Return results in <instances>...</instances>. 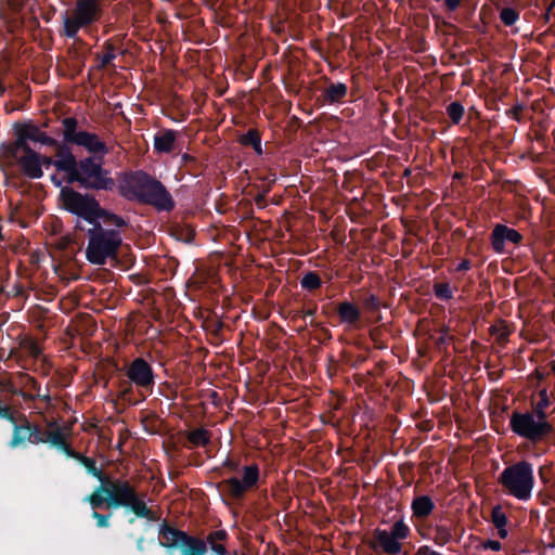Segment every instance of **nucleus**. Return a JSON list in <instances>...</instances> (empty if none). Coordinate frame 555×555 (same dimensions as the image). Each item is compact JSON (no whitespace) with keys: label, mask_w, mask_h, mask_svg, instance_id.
Instances as JSON below:
<instances>
[{"label":"nucleus","mask_w":555,"mask_h":555,"mask_svg":"<svg viewBox=\"0 0 555 555\" xmlns=\"http://www.w3.org/2000/svg\"><path fill=\"white\" fill-rule=\"evenodd\" d=\"M23 155L16 153V158L11 160L10 158H2L0 156V162L3 164L5 168H12L15 165H18L25 177L29 179H40L43 176V170L41 169L40 154L33 150L31 147H27V150H21Z\"/></svg>","instance_id":"2eb2a0df"},{"label":"nucleus","mask_w":555,"mask_h":555,"mask_svg":"<svg viewBox=\"0 0 555 555\" xmlns=\"http://www.w3.org/2000/svg\"><path fill=\"white\" fill-rule=\"evenodd\" d=\"M15 140L13 142L2 143L0 145V156L14 160L16 153L21 150L30 147L29 142L40 143L42 145H59V140L48 135L39 126L33 121H17L13 126Z\"/></svg>","instance_id":"1a4fd4ad"},{"label":"nucleus","mask_w":555,"mask_h":555,"mask_svg":"<svg viewBox=\"0 0 555 555\" xmlns=\"http://www.w3.org/2000/svg\"><path fill=\"white\" fill-rule=\"evenodd\" d=\"M496 529H498V535L501 539H506L507 538L508 531H507L506 527H496Z\"/></svg>","instance_id":"8fccbe9b"},{"label":"nucleus","mask_w":555,"mask_h":555,"mask_svg":"<svg viewBox=\"0 0 555 555\" xmlns=\"http://www.w3.org/2000/svg\"><path fill=\"white\" fill-rule=\"evenodd\" d=\"M59 199L63 209L85 220L90 225L103 220L108 227L125 228L126 220L115 212L102 207L100 202L90 193H80L73 186H63Z\"/></svg>","instance_id":"7ed1b4c3"},{"label":"nucleus","mask_w":555,"mask_h":555,"mask_svg":"<svg viewBox=\"0 0 555 555\" xmlns=\"http://www.w3.org/2000/svg\"><path fill=\"white\" fill-rule=\"evenodd\" d=\"M360 300L363 309L367 312H377L382 307L380 299L371 293L365 294Z\"/></svg>","instance_id":"c756f323"},{"label":"nucleus","mask_w":555,"mask_h":555,"mask_svg":"<svg viewBox=\"0 0 555 555\" xmlns=\"http://www.w3.org/2000/svg\"><path fill=\"white\" fill-rule=\"evenodd\" d=\"M409 534V526L400 519L391 526L390 531L376 528L373 531V539L369 546L376 553L383 551L387 555H397L402 551L401 541L406 539Z\"/></svg>","instance_id":"f8f14e48"},{"label":"nucleus","mask_w":555,"mask_h":555,"mask_svg":"<svg viewBox=\"0 0 555 555\" xmlns=\"http://www.w3.org/2000/svg\"><path fill=\"white\" fill-rule=\"evenodd\" d=\"M238 142L244 146H250L257 155H262L261 146V134L259 130L255 128L248 129V131L238 138Z\"/></svg>","instance_id":"a878e982"},{"label":"nucleus","mask_w":555,"mask_h":555,"mask_svg":"<svg viewBox=\"0 0 555 555\" xmlns=\"http://www.w3.org/2000/svg\"><path fill=\"white\" fill-rule=\"evenodd\" d=\"M119 193L128 201L149 205L157 211L170 212L176 203L167 188L146 171L137 170L125 175Z\"/></svg>","instance_id":"f03ea898"},{"label":"nucleus","mask_w":555,"mask_h":555,"mask_svg":"<svg viewBox=\"0 0 555 555\" xmlns=\"http://www.w3.org/2000/svg\"><path fill=\"white\" fill-rule=\"evenodd\" d=\"M40 399V400H43L46 402H50L51 398L49 395H40L39 392H37L36 395V399Z\"/></svg>","instance_id":"13d9d810"},{"label":"nucleus","mask_w":555,"mask_h":555,"mask_svg":"<svg viewBox=\"0 0 555 555\" xmlns=\"http://www.w3.org/2000/svg\"><path fill=\"white\" fill-rule=\"evenodd\" d=\"M555 8V0H552V2L546 7V12L552 13L553 9Z\"/></svg>","instance_id":"052dcab7"},{"label":"nucleus","mask_w":555,"mask_h":555,"mask_svg":"<svg viewBox=\"0 0 555 555\" xmlns=\"http://www.w3.org/2000/svg\"><path fill=\"white\" fill-rule=\"evenodd\" d=\"M533 375L535 376V378H537L539 382H541V380H543V379H544V374H543L542 372H540L539 370H535V371L533 372Z\"/></svg>","instance_id":"bf43d9fd"},{"label":"nucleus","mask_w":555,"mask_h":555,"mask_svg":"<svg viewBox=\"0 0 555 555\" xmlns=\"http://www.w3.org/2000/svg\"><path fill=\"white\" fill-rule=\"evenodd\" d=\"M317 312V305L313 306V308L308 309L304 312V318L306 317H313Z\"/></svg>","instance_id":"6e6d98bb"},{"label":"nucleus","mask_w":555,"mask_h":555,"mask_svg":"<svg viewBox=\"0 0 555 555\" xmlns=\"http://www.w3.org/2000/svg\"><path fill=\"white\" fill-rule=\"evenodd\" d=\"M70 459H74L78 461L87 470L88 474L96 478L99 481L107 480L109 479L102 469L96 467L95 460L92 457H88L77 451H73L72 454H69Z\"/></svg>","instance_id":"b1692460"},{"label":"nucleus","mask_w":555,"mask_h":555,"mask_svg":"<svg viewBox=\"0 0 555 555\" xmlns=\"http://www.w3.org/2000/svg\"><path fill=\"white\" fill-rule=\"evenodd\" d=\"M22 397H23L26 401H34V400L36 399V395L26 393V392H22Z\"/></svg>","instance_id":"4d7b16f0"},{"label":"nucleus","mask_w":555,"mask_h":555,"mask_svg":"<svg viewBox=\"0 0 555 555\" xmlns=\"http://www.w3.org/2000/svg\"><path fill=\"white\" fill-rule=\"evenodd\" d=\"M539 477H540L541 481L544 485H546L550 481V479L544 475V468L543 467L539 468Z\"/></svg>","instance_id":"864d4df0"},{"label":"nucleus","mask_w":555,"mask_h":555,"mask_svg":"<svg viewBox=\"0 0 555 555\" xmlns=\"http://www.w3.org/2000/svg\"><path fill=\"white\" fill-rule=\"evenodd\" d=\"M0 418L7 420L10 423L15 421V411L11 406L4 404L0 399Z\"/></svg>","instance_id":"c9c22d12"},{"label":"nucleus","mask_w":555,"mask_h":555,"mask_svg":"<svg viewBox=\"0 0 555 555\" xmlns=\"http://www.w3.org/2000/svg\"><path fill=\"white\" fill-rule=\"evenodd\" d=\"M491 521L494 525V527H506L507 526V516L503 512V508L501 505L493 506L491 511Z\"/></svg>","instance_id":"f704fd0d"},{"label":"nucleus","mask_w":555,"mask_h":555,"mask_svg":"<svg viewBox=\"0 0 555 555\" xmlns=\"http://www.w3.org/2000/svg\"><path fill=\"white\" fill-rule=\"evenodd\" d=\"M537 499L542 505L547 506L553 500V496L547 492L539 491L537 494Z\"/></svg>","instance_id":"37998d69"},{"label":"nucleus","mask_w":555,"mask_h":555,"mask_svg":"<svg viewBox=\"0 0 555 555\" xmlns=\"http://www.w3.org/2000/svg\"><path fill=\"white\" fill-rule=\"evenodd\" d=\"M145 494L139 493L128 481L122 479H107L100 481V486L85 498L93 511L101 508L104 504L107 507L129 508L137 517L155 521L156 514L146 505Z\"/></svg>","instance_id":"f257e3e1"},{"label":"nucleus","mask_w":555,"mask_h":555,"mask_svg":"<svg viewBox=\"0 0 555 555\" xmlns=\"http://www.w3.org/2000/svg\"><path fill=\"white\" fill-rule=\"evenodd\" d=\"M323 281L318 272L308 271L300 279V286L304 291L313 293L321 288Z\"/></svg>","instance_id":"bb28decb"},{"label":"nucleus","mask_w":555,"mask_h":555,"mask_svg":"<svg viewBox=\"0 0 555 555\" xmlns=\"http://www.w3.org/2000/svg\"><path fill=\"white\" fill-rule=\"evenodd\" d=\"M411 508L415 517L426 518L433 513L435 503L429 495H420L414 498Z\"/></svg>","instance_id":"393cba45"},{"label":"nucleus","mask_w":555,"mask_h":555,"mask_svg":"<svg viewBox=\"0 0 555 555\" xmlns=\"http://www.w3.org/2000/svg\"><path fill=\"white\" fill-rule=\"evenodd\" d=\"M336 313L339 318L340 323L349 326H357L362 318L360 308L348 300H344L337 304Z\"/></svg>","instance_id":"aec40b11"},{"label":"nucleus","mask_w":555,"mask_h":555,"mask_svg":"<svg viewBox=\"0 0 555 555\" xmlns=\"http://www.w3.org/2000/svg\"><path fill=\"white\" fill-rule=\"evenodd\" d=\"M126 376L129 379V386L124 390V397L132 391L131 385L138 388L142 400L153 392L156 375L144 358H134L126 369Z\"/></svg>","instance_id":"ddd939ff"},{"label":"nucleus","mask_w":555,"mask_h":555,"mask_svg":"<svg viewBox=\"0 0 555 555\" xmlns=\"http://www.w3.org/2000/svg\"><path fill=\"white\" fill-rule=\"evenodd\" d=\"M509 428L515 435L533 444L546 441L555 431L546 409L535 405L531 412L514 411L509 416Z\"/></svg>","instance_id":"423d86ee"},{"label":"nucleus","mask_w":555,"mask_h":555,"mask_svg":"<svg viewBox=\"0 0 555 555\" xmlns=\"http://www.w3.org/2000/svg\"><path fill=\"white\" fill-rule=\"evenodd\" d=\"M47 426H48L49 430H52V429H54V428H63V427L57 423V421H55V420H50V421H48V422H47Z\"/></svg>","instance_id":"3c124183"},{"label":"nucleus","mask_w":555,"mask_h":555,"mask_svg":"<svg viewBox=\"0 0 555 555\" xmlns=\"http://www.w3.org/2000/svg\"><path fill=\"white\" fill-rule=\"evenodd\" d=\"M254 199L259 208H264L267 206L266 193L257 194Z\"/></svg>","instance_id":"49530a36"},{"label":"nucleus","mask_w":555,"mask_h":555,"mask_svg":"<svg viewBox=\"0 0 555 555\" xmlns=\"http://www.w3.org/2000/svg\"><path fill=\"white\" fill-rule=\"evenodd\" d=\"M178 131L173 129H162L154 135V151L157 154H170L177 144Z\"/></svg>","instance_id":"6ab92c4d"},{"label":"nucleus","mask_w":555,"mask_h":555,"mask_svg":"<svg viewBox=\"0 0 555 555\" xmlns=\"http://www.w3.org/2000/svg\"><path fill=\"white\" fill-rule=\"evenodd\" d=\"M498 481L507 494L527 502L531 499L535 483L533 465L525 460L516 462L503 469Z\"/></svg>","instance_id":"6e6552de"},{"label":"nucleus","mask_w":555,"mask_h":555,"mask_svg":"<svg viewBox=\"0 0 555 555\" xmlns=\"http://www.w3.org/2000/svg\"><path fill=\"white\" fill-rule=\"evenodd\" d=\"M91 516L96 520V526L99 528H107L109 526L108 519L111 517V514L104 515L99 513L98 511H93Z\"/></svg>","instance_id":"58836bf2"},{"label":"nucleus","mask_w":555,"mask_h":555,"mask_svg":"<svg viewBox=\"0 0 555 555\" xmlns=\"http://www.w3.org/2000/svg\"><path fill=\"white\" fill-rule=\"evenodd\" d=\"M472 268V262L468 259H463L456 267V272H466Z\"/></svg>","instance_id":"a18cd8bd"},{"label":"nucleus","mask_w":555,"mask_h":555,"mask_svg":"<svg viewBox=\"0 0 555 555\" xmlns=\"http://www.w3.org/2000/svg\"><path fill=\"white\" fill-rule=\"evenodd\" d=\"M447 114L454 125H459L464 116V106L457 102H451L447 106Z\"/></svg>","instance_id":"7c9ffc66"},{"label":"nucleus","mask_w":555,"mask_h":555,"mask_svg":"<svg viewBox=\"0 0 555 555\" xmlns=\"http://www.w3.org/2000/svg\"><path fill=\"white\" fill-rule=\"evenodd\" d=\"M223 467L228 468L230 472H237L240 468L238 461L227 457L223 462Z\"/></svg>","instance_id":"c03bdc74"},{"label":"nucleus","mask_w":555,"mask_h":555,"mask_svg":"<svg viewBox=\"0 0 555 555\" xmlns=\"http://www.w3.org/2000/svg\"><path fill=\"white\" fill-rule=\"evenodd\" d=\"M521 241L522 235L517 230L502 223H496L490 234L491 247L498 254H504L506 251V243L518 245Z\"/></svg>","instance_id":"a211bd4d"},{"label":"nucleus","mask_w":555,"mask_h":555,"mask_svg":"<svg viewBox=\"0 0 555 555\" xmlns=\"http://www.w3.org/2000/svg\"><path fill=\"white\" fill-rule=\"evenodd\" d=\"M410 175H411V169L406 168V169L404 170L403 176H404V177H408V176H410Z\"/></svg>","instance_id":"338daca9"},{"label":"nucleus","mask_w":555,"mask_h":555,"mask_svg":"<svg viewBox=\"0 0 555 555\" xmlns=\"http://www.w3.org/2000/svg\"><path fill=\"white\" fill-rule=\"evenodd\" d=\"M50 180H51V182H52L55 186L61 188V189L63 188V186H62L63 181H62V180H60V179L56 177V175H52V176H51V178H50Z\"/></svg>","instance_id":"603ef678"},{"label":"nucleus","mask_w":555,"mask_h":555,"mask_svg":"<svg viewBox=\"0 0 555 555\" xmlns=\"http://www.w3.org/2000/svg\"><path fill=\"white\" fill-rule=\"evenodd\" d=\"M444 1V5L447 8L448 11H455L460 4H461V0H443Z\"/></svg>","instance_id":"de8ad7c7"},{"label":"nucleus","mask_w":555,"mask_h":555,"mask_svg":"<svg viewBox=\"0 0 555 555\" xmlns=\"http://www.w3.org/2000/svg\"><path fill=\"white\" fill-rule=\"evenodd\" d=\"M491 333L496 334L499 343H505L509 335V332L506 328H498L496 326H491Z\"/></svg>","instance_id":"ea45409f"},{"label":"nucleus","mask_w":555,"mask_h":555,"mask_svg":"<svg viewBox=\"0 0 555 555\" xmlns=\"http://www.w3.org/2000/svg\"><path fill=\"white\" fill-rule=\"evenodd\" d=\"M47 436V430H42V428L35 423L30 422V433H28L29 442L33 444L44 443V437Z\"/></svg>","instance_id":"72a5a7b5"},{"label":"nucleus","mask_w":555,"mask_h":555,"mask_svg":"<svg viewBox=\"0 0 555 555\" xmlns=\"http://www.w3.org/2000/svg\"><path fill=\"white\" fill-rule=\"evenodd\" d=\"M181 163L182 165H188V164H193L195 163V157L184 153L182 156H181Z\"/></svg>","instance_id":"09e8293b"},{"label":"nucleus","mask_w":555,"mask_h":555,"mask_svg":"<svg viewBox=\"0 0 555 555\" xmlns=\"http://www.w3.org/2000/svg\"><path fill=\"white\" fill-rule=\"evenodd\" d=\"M44 443H50V446L56 448L59 451L63 452L67 457L73 453L74 449L70 443L66 439V435L63 428H54L52 430H47V436L44 437Z\"/></svg>","instance_id":"4be33fe9"},{"label":"nucleus","mask_w":555,"mask_h":555,"mask_svg":"<svg viewBox=\"0 0 555 555\" xmlns=\"http://www.w3.org/2000/svg\"><path fill=\"white\" fill-rule=\"evenodd\" d=\"M382 332L378 328H374L370 332V338L376 349H386L387 345L380 338Z\"/></svg>","instance_id":"e433bc0d"},{"label":"nucleus","mask_w":555,"mask_h":555,"mask_svg":"<svg viewBox=\"0 0 555 555\" xmlns=\"http://www.w3.org/2000/svg\"><path fill=\"white\" fill-rule=\"evenodd\" d=\"M137 550L139 552H143L144 551V537H140L138 540H137Z\"/></svg>","instance_id":"5fc2aeb1"},{"label":"nucleus","mask_w":555,"mask_h":555,"mask_svg":"<svg viewBox=\"0 0 555 555\" xmlns=\"http://www.w3.org/2000/svg\"><path fill=\"white\" fill-rule=\"evenodd\" d=\"M451 539H452V533H451V530L449 527L443 526V525L436 526V528L434 529L433 541L437 545L443 546L447 543H449L451 541Z\"/></svg>","instance_id":"c85d7f7f"},{"label":"nucleus","mask_w":555,"mask_h":555,"mask_svg":"<svg viewBox=\"0 0 555 555\" xmlns=\"http://www.w3.org/2000/svg\"><path fill=\"white\" fill-rule=\"evenodd\" d=\"M103 49L105 50V53L101 56L99 65L100 68L107 67L116 59V46L113 43L112 39H108L103 43Z\"/></svg>","instance_id":"cd10ccee"},{"label":"nucleus","mask_w":555,"mask_h":555,"mask_svg":"<svg viewBox=\"0 0 555 555\" xmlns=\"http://www.w3.org/2000/svg\"><path fill=\"white\" fill-rule=\"evenodd\" d=\"M435 296L442 301H448L453 298V293L448 282H439L434 284Z\"/></svg>","instance_id":"2f4dec72"},{"label":"nucleus","mask_w":555,"mask_h":555,"mask_svg":"<svg viewBox=\"0 0 555 555\" xmlns=\"http://www.w3.org/2000/svg\"><path fill=\"white\" fill-rule=\"evenodd\" d=\"M543 21H544V23H550V21H551V13H547L545 11V13L543 14Z\"/></svg>","instance_id":"680f3d73"},{"label":"nucleus","mask_w":555,"mask_h":555,"mask_svg":"<svg viewBox=\"0 0 555 555\" xmlns=\"http://www.w3.org/2000/svg\"><path fill=\"white\" fill-rule=\"evenodd\" d=\"M222 326H223L222 322H218L216 332H219L222 328Z\"/></svg>","instance_id":"774afa93"},{"label":"nucleus","mask_w":555,"mask_h":555,"mask_svg":"<svg viewBox=\"0 0 555 555\" xmlns=\"http://www.w3.org/2000/svg\"><path fill=\"white\" fill-rule=\"evenodd\" d=\"M519 18V12L511 7L503 8L500 11V20L505 26L514 25Z\"/></svg>","instance_id":"473e14b6"},{"label":"nucleus","mask_w":555,"mask_h":555,"mask_svg":"<svg viewBox=\"0 0 555 555\" xmlns=\"http://www.w3.org/2000/svg\"><path fill=\"white\" fill-rule=\"evenodd\" d=\"M65 181L77 184L80 189L94 192H113L116 188L111 170L103 167V158L86 156L78 159L72 155Z\"/></svg>","instance_id":"20e7f679"},{"label":"nucleus","mask_w":555,"mask_h":555,"mask_svg":"<svg viewBox=\"0 0 555 555\" xmlns=\"http://www.w3.org/2000/svg\"><path fill=\"white\" fill-rule=\"evenodd\" d=\"M552 404L548 391L546 388H542L539 391V401L534 404L537 408H544L547 409Z\"/></svg>","instance_id":"4c0bfd02"},{"label":"nucleus","mask_w":555,"mask_h":555,"mask_svg":"<svg viewBox=\"0 0 555 555\" xmlns=\"http://www.w3.org/2000/svg\"><path fill=\"white\" fill-rule=\"evenodd\" d=\"M50 147L55 149L54 157L41 155L40 154V165L41 169L44 167L49 169L53 166L57 172H64L67 176V171L69 169V164L73 155V151L70 146L65 144L64 140L59 141V145H49Z\"/></svg>","instance_id":"f3484780"},{"label":"nucleus","mask_w":555,"mask_h":555,"mask_svg":"<svg viewBox=\"0 0 555 555\" xmlns=\"http://www.w3.org/2000/svg\"><path fill=\"white\" fill-rule=\"evenodd\" d=\"M482 548L498 552L502 548V544L500 541L496 540H487L486 542L482 543Z\"/></svg>","instance_id":"a19ab883"},{"label":"nucleus","mask_w":555,"mask_h":555,"mask_svg":"<svg viewBox=\"0 0 555 555\" xmlns=\"http://www.w3.org/2000/svg\"><path fill=\"white\" fill-rule=\"evenodd\" d=\"M414 555H443L435 550H433L428 545H422L417 548Z\"/></svg>","instance_id":"79ce46f5"},{"label":"nucleus","mask_w":555,"mask_h":555,"mask_svg":"<svg viewBox=\"0 0 555 555\" xmlns=\"http://www.w3.org/2000/svg\"><path fill=\"white\" fill-rule=\"evenodd\" d=\"M13 424V435L9 442L11 448H16L21 444H24L26 441L29 442L28 433H30V422L27 416L23 413H20L15 416V421Z\"/></svg>","instance_id":"412c9836"},{"label":"nucleus","mask_w":555,"mask_h":555,"mask_svg":"<svg viewBox=\"0 0 555 555\" xmlns=\"http://www.w3.org/2000/svg\"><path fill=\"white\" fill-rule=\"evenodd\" d=\"M185 437L188 440V449L207 447L211 441V433L204 427L189 430Z\"/></svg>","instance_id":"5701e85b"},{"label":"nucleus","mask_w":555,"mask_h":555,"mask_svg":"<svg viewBox=\"0 0 555 555\" xmlns=\"http://www.w3.org/2000/svg\"><path fill=\"white\" fill-rule=\"evenodd\" d=\"M551 370L553 374L555 375V360L551 362Z\"/></svg>","instance_id":"69168bd1"},{"label":"nucleus","mask_w":555,"mask_h":555,"mask_svg":"<svg viewBox=\"0 0 555 555\" xmlns=\"http://www.w3.org/2000/svg\"><path fill=\"white\" fill-rule=\"evenodd\" d=\"M75 229L79 231H85V228L82 227L81 221L79 220L76 222Z\"/></svg>","instance_id":"e2e57ef3"},{"label":"nucleus","mask_w":555,"mask_h":555,"mask_svg":"<svg viewBox=\"0 0 555 555\" xmlns=\"http://www.w3.org/2000/svg\"><path fill=\"white\" fill-rule=\"evenodd\" d=\"M121 228L108 227L103 220L91 224L87 232V260L94 266H104L108 260L116 261L122 244Z\"/></svg>","instance_id":"39448f33"},{"label":"nucleus","mask_w":555,"mask_h":555,"mask_svg":"<svg viewBox=\"0 0 555 555\" xmlns=\"http://www.w3.org/2000/svg\"><path fill=\"white\" fill-rule=\"evenodd\" d=\"M159 545L167 550L180 548L181 555H206V543L203 539L191 535L166 521L159 528Z\"/></svg>","instance_id":"9b49d317"},{"label":"nucleus","mask_w":555,"mask_h":555,"mask_svg":"<svg viewBox=\"0 0 555 555\" xmlns=\"http://www.w3.org/2000/svg\"><path fill=\"white\" fill-rule=\"evenodd\" d=\"M512 109H513V112H514L515 114H518V113L521 111V106H520V105H517V106H514Z\"/></svg>","instance_id":"0e129e2a"},{"label":"nucleus","mask_w":555,"mask_h":555,"mask_svg":"<svg viewBox=\"0 0 555 555\" xmlns=\"http://www.w3.org/2000/svg\"><path fill=\"white\" fill-rule=\"evenodd\" d=\"M323 85L319 86L317 90L321 93L317 102L321 105H336L345 102L348 95V86L344 82H334L331 78L324 76L321 78Z\"/></svg>","instance_id":"dca6fc26"},{"label":"nucleus","mask_w":555,"mask_h":555,"mask_svg":"<svg viewBox=\"0 0 555 555\" xmlns=\"http://www.w3.org/2000/svg\"><path fill=\"white\" fill-rule=\"evenodd\" d=\"M259 467L257 464H250L243 467V478L231 477L222 481L227 487L228 494L234 500H241L245 493L255 488L259 481Z\"/></svg>","instance_id":"4468645a"},{"label":"nucleus","mask_w":555,"mask_h":555,"mask_svg":"<svg viewBox=\"0 0 555 555\" xmlns=\"http://www.w3.org/2000/svg\"><path fill=\"white\" fill-rule=\"evenodd\" d=\"M62 126L63 140L67 146H81L91 154L90 156H99V158H103L109 153L106 143L98 134L78 130V119L76 117L63 118Z\"/></svg>","instance_id":"9d476101"},{"label":"nucleus","mask_w":555,"mask_h":555,"mask_svg":"<svg viewBox=\"0 0 555 555\" xmlns=\"http://www.w3.org/2000/svg\"><path fill=\"white\" fill-rule=\"evenodd\" d=\"M102 15L101 0H76L70 11L67 10L61 14L63 26L59 31L60 36L77 41L79 31H88Z\"/></svg>","instance_id":"0eeeda50"}]
</instances>
